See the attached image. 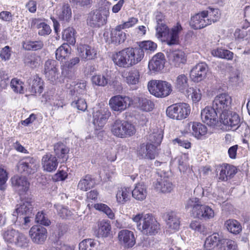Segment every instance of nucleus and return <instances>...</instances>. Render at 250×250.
Returning a JSON list of instances; mask_svg holds the SVG:
<instances>
[{
  "label": "nucleus",
  "mask_w": 250,
  "mask_h": 250,
  "mask_svg": "<svg viewBox=\"0 0 250 250\" xmlns=\"http://www.w3.org/2000/svg\"><path fill=\"white\" fill-rule=\"evenodd\" d=\"M33 203L32 198L29 197L21 199L13 213L12 221L16 225L21 226L23 229H26L29 226L30 218L33 215Z\"/></svg>",
  "instance_id": "obj_1"
},
{
  "label": "nucleus",
  "mask_w": 250,
  "mask_h": 250,
  "mask_svg": "<svg viewBox=\"0 0 250 250\" xmlns=\"http://www.w3.org/2000/svg\"><path fill=\"white\" fill-rule=\"evenodd\" d=\"M186 208L189 210L193 216L199 218L208 219L213 217L214 213L213 209L205 205H202L199 199L193 197L187 201Z\"/></svg>",
  "instance_id": "obj_2"
},
{
  "label": "nucleus",
  "mask_w": 250,
  "mask_h": 250,
  "mask_svg": "<svg viewBox=\"0 0 250 250\" xmlns=\"http://www.w3.org/2000/svg\"><path fill=\"white\" fill-rule=\"evenodd\" d=\"M135 126L131 123L120 119L115 120L111 127V131L115 136L125 138L129 137L135 133Z\"/></svg>",
  "instance_id": "obj_3"
},
{
  "label": "nucleus",
  "mask_w": 250,
  "mask_h": 250,
  "mask_svg": "<svg viewBox=\"0 0 250 250\" xmlns=\"http://www.w3.org/2000/svg\"><path fill=\"white\" fill-rule=\"evenodd\" d=\"M147 88L149 92L156 97H166L172 91L170 83L166 81L156 80L149 81Z\"/></svg>",
  "instance_id": "obj_4"
},
{
  "label": "nucleus",
  "mask_w": 250,
  "mask_h": 250,
  "mask_svg": "<svg viewBox=\"0 0 250 250\" xmlns=\"http://www.w3.org/2000/svg\"><path fill=\"white\" fill-rule=\"evenodd\" d=\"M109 11L106 8L101 7L88 14L87 24L92 27H100L106 23Z\"/></svg>",
  "instance_id": "obj_5"
},
{
  "label": "nucleus",
  "mask_w": 250,
  "mask_h": 250,
  "mask_svg": "<svg viewBox=\"0 0 250 250\" xmlns=\"http://www.w3.org/2000/svg\"><path fill=\"white\" fill-rule=\"evenodd\" d=\"M190 112V106L184 103L173 104L167 109V116L171 119L182 120L187 117Z\"/></svg>",
  "instance_id": "obj_6"
},
{
  "label": "nucleus",
  "mask_w": 250,
  "mask_h": 250,
  "mask_svg": "<svg viewBox=\"0 0 250 250\" xmlns=\"http://www.w3.org/2000/svg\"><path fill=\"white\" fill-rule=\"evenodd\" d=\"M232 99L231 97L227 93H222L217 95L214 98L212 106L218 113L223 114L230 112Z\"/></svg>",
  "instance_id": "obj_7"
},
{
  "label": "nucleus",
  "mask_w": 250,
  "mask_h": 250,
  "mask_svg": "<svg viewBox=\"0 0 250 250\" xmlns=\"http://www.w3.org/2000/svg\"><path fill=\"white\" fill-rule=\"evenodd\" d=\"M138 229L143 233L148 235H155L159 229V224L151 214L144 215L142 224H139Z\"/></svg>",
  "instance_id": "obj_8"
},
{
  "label": "nucleus",
  "mask_w": 250,
  "mask_h": 250,
  "mask_svg": "<svg viewBox=\"0 0 250 250\" xmlns=\"http://www.w3.org/2000/svg\"><path fill=\"white\" fill-rule=\"evenodd\" d=\"M220 122L225 126L226 130H235L240 125V118L235 112H228L220 115Z\"/></svg>",
  "instance_id": "obj_9"
},
{
  "label": "nucleus",
  "mask_w": 250,
  "mask_h": 250,
  "mask_svg": "<svg viewBox=\"0 0 250 250\" xmlns=\"http://www.w3.org/2000/svg\"><path fill=\"white\" fill-rule=\"evenodd\" d=\"M131 102V99L128 96L118 95L111 98L109 105L113 111L121 112L128 107Z\"/></svg>",
  "instance_id": "obj_10"
},
{
  "label": "nucleus",
  "mask_w": 250,
  "mask_h": 250,
  "mask_svg": "<svg viewBox=\"0 0 250 250\" xmlns=\"http://www.w3.org/2000/svg\"><path fill=\"white\" fill-rule=\"evenodd\" d=\"M167 56L169 63L175 67H180L187 62L185 53L179 49H169L167 51Z\"/></svg>",
  "instance_id": "obj_11"
},
{
  "label": "nucleus",
  "mask_w": 250,
  "mask_h": 250,
  "mask_svg": "<svg viewBox=\"0 0 250 250\" xmlns=\"http://www.w3.org/2000/svg\"><path fill=\"white\" fill-rule=\"evenodd\" d=\"M29 234L34 243L42 244L46 239L47 231L43 227L36 225L30 229Z\"/></svg>",
  "instance_id": "obj_12"
},
{
  "label": "nucleus",
  "mask_w": 250,
  "mask_h": 250,
  "mask_svg": "<svg viewBox=\"0 0 250 250\" xmlns=\"http://www.w3.org/2000/svg\"><path fill=\"white\" fill-rule=\"evenodd\" d=\"M217 114V111L212 106H207L201 111V119L208 125L214 126L218 122Z\"/></svg>",
  "instance_id": "obj_13"
},
{
  "label": "nucleus",
  "mask_w": 250,
  "mask_h": 250,
  "mask_svg": "<svg viewBox=\"0 0 250 250\" xmlns=\"http://www.w3.org/2000/svg\"><path fill=\"white\" fill-rule=\"evenodd\" d=\"M208 67L205 62H200L194 65L190 71V77L194 82H199L206 77Z\"/></svg>",
  "instance_id": "obj_14"
},
{
  "label": "nucleus",
  "mask_w": 250,
  "mask_h": 250,
  "mask_svg": "<svg viewBox=\"0 0 250 250\" xmlns=\"http://www.w3.org/2000/svg\"><path fill=\"white\" fill-rule=\"evenodd\" d=\"M38 167L36 161L33 158H27L19 162L17 165L18 170L20 173L30 174L35 173Z\"/></svg>",
  "instance_id": "obj_15"
},
{
  "label": "nucleus",
  "mask_w": 250,
  "mask_h": 250,
  "mask_svg": "<svg viewBox=\"0 0 250 250\" xmlns=\"http://www.w3.org/2000/svg\"><path fill=\"white\" fill-rule=\"evenodd\" d=\"M57 65V62L52 60H47L44 64V72L45 77L53 83H56L59 78Z\"/></svg>",
  "instance_id": "obj_16"
},
{
  "label": "nucleus",
  "mask_w": 250,
  "mask_h": 250,
  "mask_svg": "<svg viewBox=\"0 0 250 250\" xmlns=\"http://www.w3.org/2000/svg\"><path fill=\"white\" fill-rule=\"evenodd\" d=\"M114 63L119 67H129L131 66L128 48L119 51L113 56Z\"/></svg>",
  "instance_id": "obj_17"
},
{
  "label": "nucleus",
  "mask_w": 250,
  "mask_h": 250,
  "mask_svg": "<svg viewBox=\"0 0 250 250\" xmlns=\"http://www.w3.org/2000/svg\"><path fill=\"white\" fill-rule=\"evenodd\" d=\"M157 154L156 146L151 143L141 145L138 150V155L141 158L152 160Z\"/></svg>",
  "instance_id": "obj_18"
},
{
  "label": "nucleus",
  "mask_w": 250,
  "mask_h": 250,
  "mask_svg": "<svg viewBox=\"0 0 250 250\" xmlns=\"http://www.w3.org/2000/svg\"><path fill=\"white\" fill-rule=\"evenodd\" d=\"M180 219L179 215L176 212L171 211L167 213L166 216L167 230L170 233L178 230L180 225Z\"/></svg>",
  "instance_id": "obj_19"
},
{
  "label": "nucleus",
  "mask_w": 250,
  "mask_h": 250,
  "mask_svg": "<svg viewBox=\"0 0 250 250\" xmlns=\"http://www.w3.org/2000/svg\"><path fill=\"white\" fill-rule=\"evenodd\" d=\"M118 238L120 243L127 247H132L135 243L134 234L128 229H122L118 232Z\"/></svg>",
  "instance_id": "obj_20"
},
{
  "label": "nucleus",
  "mask_w": 250,
  "mask_h": 250,
  "mask_svg": "<svg viewBox=\"0 0 250 250\" xmlns=\"http://www.w3.org/2000/svg\"><path fill=\"white\" fill-rule=\"evenodd\" d=\"M153 186L157 191L163 193L170 192L173 188L172 183L166 177L158 178L153 183Z\"/></svg>",
  "instance_id": "obj_21"
},
{
  "label": "nucleus",
  "mask_w": 250,
  "mask_h": 250,
  "mask_svg": "<svg viewBox=\"0 0 250 250\" xmlns=\"http://www.w3.org/2000/svg\"><path fill=\"white\" fill-rule=\"evenodd\" d=\"M11 180L13 186L20 194L28 190L29 183L25 177L16 175L12 177Z\"/></svg>",
  "instance_id": "obj_22"
},
{
  "label": "nucleus",
  "mask_w": 250,
  "mask_h": 250,
  "mask_svg": "<svg viewBox=\"0 0 250 250\" xmlns=\"http://www.w3.org/2000/svg\"><path fill=\"white\" fill-rule=\"evenodd\" d=\"M189 25L194 30L202 29L209 25L203 14V11L191 17Z\"/></svg>",
  "instance_id": "obj_23"
},
{
  "label": "nucleus",
  "mask_w": 250,
  "mask_h": 250,
  "mask_svg": "<svg viewBox=\"0 0 250 250\" xmlns=\"http://www.w3.org/2000/svg\"><path fill=\"white\" fill-rule=\"evenodd\" d=\"M79 56L84 61L90 60L96 57L97 51L95 49L87 44H81L78 47Z\"/></svg>",
  "instance_id": "obj_24"
},
{
  "label": "nucleus",
  "mask_w": 250,
  "mask_h": 250,
  "mask_svg": "<svg viewBox=\"0 0 250 250\" xmlns=\"http://www.w3.org/2000/svg\"><path fill=\"white\" fill-rule=\"evenodd\" d=\"M93 114L94 124L101 127L105 124L111 113L107 108H104L94 112Z\"/></svg>",
  "instance_id": "obj_25"
},
{
  "label": "nucleus",
  "mask_w": 250,
  "mask_h": 250,
  "mask_svg": "<svg viewBox=\"0 0 250 250\" xmlns=\"http://www.w3.org/2000/svg\"><path fill=\"white\" fill-rule=\"evenodd\" d=\"M223 239L218 233H213L206 238L204 247L207 250H212L216 247L220 250Z\"/></svg>",
  "instance_id": "obj_26"
},
{
  "label": "nucleus",
  "mask_w": 250,
  "mask_h": 250,
  "mask_svg": "<svg viewBox=\"0 0 250 250\" xmlns=\"http://www.w3.org/2000/svg\"><path fill=\"white\" fill-rule=\"evenodd\" d=\"M164 55L162 53H158L149 61L148 68L151 71L158 72L164 68Z\"/></svg>",
  "instance_id": "obj_27"
},
{
  "label": "nucleus",
  "mask_w": 250,
  "mask_h": 250,
  "mask_svg": "<svg viewBox=\"0 0 250 250\" xmlns=\"http://www.w3.org/2000/svg\"><path fill=\"white\" fill-rule=\"evenodd\" d=\"M42 161L44 170L50 172L57 169L58 162L56 157L53 155L48 153L44 155Z\"/></svg>",
  "instance_id": "obj_28"
},
{
  "label": "nucleus",
  "mask_w": 250,
  "mask_h": 250,
  "mask_svg": "<svg viewBox=\"0 0 250 250\" xmlns=\"http://www.w3.org/2000/svg\"><path fill=\"white\" fill-rule=\"evenodd\" d=\"M182 30L181 25L177 22L176 25L174 26L171 31H169L168 35L164 38L168 45H171L178 43L179 33Z\"/></svg>",
  "instance_id": "obj_29"
},
{
  "label": "nucleus",
  "mask_w": 250,
  "mask_h": 250,
  "mask_svg": "<svg viewBox=\"0 0 250 250\" xmlns=\"http://www.w3.org/2000/svg\"><path fill=\"white\" fill-rule=\"evenodd\" d=\"M54 151L56 156L61 163L67 160L69 149L64 144L61 142L55 144L54 146Z\"/></svg>",
  "instance_id": "obj_30"
},
{
  "label": "nucleus",
  "mask_w": 250,
  "mask_h": 250,
  "mask_svg": "<svg viewBox=\"0 0 250 250\" xmlns=\"http://www.w3.org/2000/svg\"><path fill=\"white\" fill-rule=\"evenodd\" d=\"M119 25L116 26L110 32L111 42L115 45L123 43L126 39V34L122 31L123 29Z\"/></svg>",
  "instance_id": "obj_31"
},
{
  "label": "nucleus",
  "mask_w": 250,
  "mask_h": 250,
  "mask_svg": "<svg viewBox=\"0 0 250 250\" xmlns=\"http://www.w3.org/2000/svg\"><path fill=\"white\" fill-rule=\"evenodd\" d=\"M236 172L237 169L235 167L227 164L221 167L219 179L222 181H226L232 178Z\"/></svg>",
  "instance_id": "obj_32"
},
{
  "label": "nucleus",
  "mask_w": 250,
  "mask_h": 250,
  "mask_svg": "<svg viewBox=\"0 0 250 250\" xmlns=\"http://www.w3.org/2000/svg\"><path fill=\"white\" fill-rule=\"evenodd\" d=\"M131 66L140 62L144 57V52L140 47L128 48Z\"/></svg>",
  "instance_id": "obj_33"
},
{
  "label": "nucleus",
  "mask_w": 250,
  "mask_h": 250,
  "mask_svg": "<svg viewBox=\"0 0 250 250\" xmlns=\"http://www.w3.org/2000/svg\"><path fill=\"white\" fill-rule=\"evenodd\" d=\"M133 197L139 201H143L147 195V188L143 183L136 184L134 189L131 191Z\"/></svg>",
  "instance_id": "obj_34"
},
{
  "label": "nucleus",
  "mask_w": 250,
  "mask_h": 250,
  "mask_svg": "<svg viewBox=\"0 0 250 250\" xmlns=\"http://www.w3.org/2000/svg\"><path fill=\"white\" fill-rule=\"evenodd\" d=\"M123 77L125 78V81L128 84H136L139 82L140 78V72L137 69H132L128 72L124 73Z\"/></svg>",
  "instance_id": "obj_35"
},
{
  "label": "nucleus",
  "mask_w": 250,
  "mask_h": 250,
  "mask_svg": "<svg viewBox=\"0 0 250 250\" xmlns=\"http://www.w3.org/2000/svg\"><path fill=\"white\" fill-rule=\"evenodd\" d=\"M131 190L128 188H119L116 193V201L120 204H124L129 200Z\"/></svg>",
  "instance_id": "obj_36"
},
{
  "label": "nucleus",
  "mask_w": 250,
  "mask_h": 250,
  "mask_svg": "<svg viewBox=\"0 0 250 250\" xmlns=\"http://www.w3.org/2000/svg\"><path fill=\"white\" fill-rule=\"evenodd\" d=\"M190 127L191 126L192 133L197 138L199 139L207 132V127L200 123L193 122L188 124Z\"/></svg>",
  "instance_id": "obj_37"
},
{
  "label": "nucleus",
  "mask_w": 250,
  "mask_h": 250,
  "mask_svg": "<svg viewBox=\"0 0 250 250\" xmlns=\"http://www.w3.org/2000/svg\"><path fill=\"white\" fill-rule=\"evenodd\" d=\"M174 86L177 90L183 93L188 88V79L185 74L178 75L174 82Z\"/></svg>",
  "instance_id": "obj_38"
},
{
  "label": "nucleus",
  "mask_w": 250,
  "mask_h": 250,
  "mask_svg": "<svg viewBox=\"0 0 250 250\" xmlns=\"http://www.w3.org/2000/svg\"><path fill=\"white\" fill-rule=\"evenodd\" d=\"M95 182L91 175H86L82 178L78 184V188L83 191H87L94 187Z\"/></svg>",
  "instance_id": "obj_39"
},
{
  "label": "nucleus",
  "mask_w": 250,
  "mask_h": 250,
  "mask_svg": "<svg viewBox=\"0 0 250 250\" xmlns=\"http://www.w3.org/2000/svg\"><path fill=\"white\" fill-rule=\"evenodd\" d=\"M98 226V234L100 236L106 238L110 236L111 232L110 221L107 220H103L99 223Z\"/></svg>",
  "instance_id": "obj_40"
},
{
  "label": "nucleus",
  "mask_w": 250,
  "mask_h": 250,
  "mask_svg": "<svg viewBox=\"0 0 250 250\" xmlns=\"http://www.w3.org/2000/svg\"><path fill=\"white\" fill-rule=\"evenodd\" d=\"M41 59V57L34 54H28L24 58V62L25 65L32 68H34L40 65Z\"/></svg>",
  "instance_id": "obj_41"
},
{
  "label": "nucleus",
  "mask_w": 250,
  "mask_h": 250,
  "mask_svg": "<svg viewBox=\"0 0 250 250\" xmlns=\"http://www.w3.org/2000/svg\"><path fill=\"white\" fill-rule=\"evenodd\" d=\"M71 48L68 43H63L56 51V57L58 60H62L69 57Z\"/></svg>",
  "instance_id": "obj_42"
},
{
  "label": "nucleus",
  "mask_w": 250,
  "mask_h": 250,
  "mask_svg": "<svg viewBox=\"0 0 250 250\" xmlns=\"http://www.w3.org/2000/svg\"><path fill=\"white\" fill-rule=\"evenodd\" d=\"M137 106L143 111L149 112L154 108V104L148 99L140 97L138 98Z\"/></svg>",
  "instance_id": "obj_43"
},
{
  "label": "nucleus",
  "mask_w": 250,
  "mask_h": 250,
  "mask_svg": "<svg viewBox=\"0 0 250 250\" xmlns=\"http://www.w3.org/2000/svg\"><path fill=\"white\" fill-rule=\"evenodd\" d=\"M76 31L72 27H68L62 32V39L65 40L70 45H74L76 42Z\"/></svg>",
  "instance_id": "obj_44"
},
{
  "label": "nucleus",
  "mask_w": 250,
  "mask_h": 250,
  "mask_svg": "<svg viewBox=\"0 0 250 250\" xmlns=\"http://www.w3.org/2000/svg\"><path fill=\"white\" fill-rule=\"evenodd\" d=\"M211 54L214 56L228 60H232L233 58V53L229 50L217 48L213 49L211 52Z\"/></svg>",
  "instance_id": "obj_45"
},
{
  "label": "nucleus",
  "mask_w": 250,
  "mask_h": 250,
  "mask_svg": "<svg viewBox=\"0 0 250 250\" xmlns=\"http://www.w3.org/2000/svg\"><path fill=\"white\" fill-rule=\"evenodd\" d=\"M208 25L217 21L219 18L218 10L217 9L209 8L208 10L203 11Z\"/></svg>",
  "instance_id": "obj_46"
},
{
  "label": "nucleus",
  "mask_w": 250,
  "mask_h": 250,
  "mask_svg": "<svg viewBox=\"0 0 250 250\" xmlns=\"http://www.w3.org/2000/svg\"><path fill=\"white\" fill-rule=\"evenodd\" d=\"M225 225L227 229L233 234L240 233L242 229L240 224L235 220H228L226 221Z\"/></svg>",
  "instance_id": "obj_47"
},
{
  "label": "nucleus",
  "mask_w": 250,
  "mask_h": 250,
  "mask_svg": "<svg viewBox=\"0 0 250 250\" xmlns=\"http://www.w3.org/2000/svg\"><path fill=\"white\" fill-rule=\"evenodd\" d=\"M29 242L25 235L18 231L13 243L18 247L25 248L28 247Z\"/></svg>",
  "instance_id": "obj_48"
},
{
  "label": "nucleus",
  "mask_w": 250,
  "mask_h": 250,
  "mask_svg": "<svg viewBox=\"0 0 250 250\" xmlns=\"http://www.w3.org/2000/svg\"><path fill=\"white\" fill-rule=\"evenodd\" d=\"M43 43L41 41H27L22 44L23 48L27 50H37L43 47Z\"/></svg>",
  "instance_id": "obj_49"
},
{
  "label": "nucleus",
  "mask_w": 250,
  "mask_h": 250,
  "mask_svg": "<svg viewBox=\"0 0 250 250\" xmlns=\"http://www.w3.org/2000/svg\"><path fill=\"white\" fill-rule=\"evenodd\" d=\"M220 250H238V245L234 240L223 238Z\"/></svg>",
  "instance_id": "obj_50"
},
{
  "label": "nucleus",
  "mask_w": 250,
  "mask_h": 250,
  "mask_svg": "<svg viewBox=\"0 0 250 250\" xmlns=\"http://www.w3.org/2000/svg\"><path fill=\"white\" fill-rule=\"evenodd\" d=\"M58 215L62 218L65 219L71 217L73 213L69 208L62 205H55Z\"/></svg>",
  "instance_id": "obj_51"
},
{
  "label": "nucleus",
  "mask_w": 250,
  "mask_h": 250,
  "mask_svg": "<svg viewBox=\"0 0 250 250\" xmlns=\"http://www.w3.org/2000/svg\"><path fill=\"white\" fill-rule=\"evenodd\" d=\"M58 16L61 20L68 21L72 17V12L70 6L67 4L63 5L62 10L58 13Z\"/></svg>",
  "instance_id": "obj_52"
},
{
  "label": "nucleus",
  "mask_w": 250,
  "mask_h": 250,
  "mask_svg": "<svg viewBox=\"0 0 250 250\" xmlns=\"http://www.w3.org/2000/svg\"><path fill=\"white\" fill-rule=\"evenodd\" d=\"M71 105L73 107L76 108L78 110L82 111H85L87 108V105L85 100L81 97L77 96L72 102Z\"/></svg>",
  "instance_id": "obj_53"
},
{
  "label": "nucleus",
  "mask_w": 250,
  "mask_h": 250,
  "mask_svg": "<svg viewBox=\"0 0 250 250\" xmlns=\"http://www.w3.org/2000/svg\"><path fill=\"white\" fill-rule=\"evenodd\" d=\"M186 92L188 96H190L191 99L194 103H197L201 99V91L198 88L189 87L186 90Z\"/></svg>",
  "instance_id": "obj_54"
},
{
  "label": "nucleus",
  "mask_w": 250,
  "mask_h": 250,
  "mask_svg": "<svg viewBox=\"0 0 250 250\" xmlns=\"http://www.w3.org/2000/svg\"><path fill=\"white\" fill-rule=\"evenodd\" d=\"M94 208L96 209L104 212L108 217L111 219L115 218V214L111 208L106 205L102 203H98L94 205Z\"/></svg>",
  "instance_id": "obj_55"
},
{
  "label": "nucleus",
  "mask_w": 250,
  "mask_h": 250,
  "mask_svg": "<svg viewBox=\"0 0 250 250\" xmlns=\"http://www.w3.org/2000/svg\"><path fill=\"white\" fill-rule=\"evenodd\" d=\"M13 90L16 93H24V83L17 78L13 79L10 83Z\"/></svg>",
  "instance_id": "obj_56"
},
{
  "label": "nucleus",
  "mask_w": 250,
  "mask_h": 250,
  "mask_svg": "<svg viewBox=\"0 0 250 250\" xmlns=\"http://www.w3.org/2000/svg\"><path fill=\"white\" fill-rule=\"evenodd\" d=\"M96 245V242L93 239H84L79 244V250H94Z\"/></svg>",
  "instance_id": "obj_57"
},
{
  "label": "nucleus",
  "mask_w": 250,
  "mask_h": 250,
  "mask_svg": "<svg viewBox=\"0 0 250 250\" xmlns=\"http://www.w3.org/2000/svg\"><path fill=\"white\" fill-rule=\"evenodd\" d=\"M156 30V36L159 39L166 37V36L168 35V32L169 31L165 23H162V24H157Z\"/></svg>",
  "instance_id": "obj_58"
},
{
  "label": "nucleus",
  "mask_w": 250,
  "mask_h": 250,
  "mask_svg": "<svg viewBox=\"0 0 250 250\" xmlns=\"http://www.w3.org/2000/svg\"><path fill=\"white\" fill-rule=\"evenodd\" d=\"M91 80L93 83L97 85L104 86L107 84L109 79L107 76L104 75H96L92 77Z\"/></svg>",
  "instance_id": "obj_59"
},
{
  "label": "nucleus",
  "mask_w": 250,
  "mask_h": 250,
  "mask_svg": "<svg viewBox=\"0 0 250 250\" xmlns=\"http://www.w3.org/2000/svg\"><path fill=\"white\" fill-rule=\"evenodd\" d=\"M18 231L14 229L4 230L2 233L3 239L9 243H14Z\"/></svg>",
  "instance_id": "obj_60"
},
{
  "label": "nucleus",
  "mask_w": 250,
  "mask_h": 250,
  "mask_svg": "<svg viewBox=\"0 0 250 250\" xmlns=\"http://www.w3.org/2000/svg\"><path fill=\"white\" fill-rule=\"evenodd\" d=\"M42 82L41 79L36 77L32 82L31 92L34 93H41L42 91Z\"/></svg>",
  "instance_id": "obj_61"
},
{
  "label": "nucleus",
  "mask_w": 250,
  "mask_h": 250,
  "mask_svg": "<svg viewBox=\"0 0 250 250\" xmlns=\"http://www.w3.org/2000/svg\"><path fill=\"white\" fill-rule=\"evenodd\" d=\"M163 137V135L161 132H157L149 134L147 139L149 141V143L159 145L162 142Z\"/></svg>",
  "instance_id": "obj_62"
},
{
  "label": "nucleus",
  "mask_w": 250,
  "mask_h": 250,
  "mask_svg": "<svg viewBox=\"0 0 250 250\" xmlns=\"http://www.w3.org/2000/svg\"><path fill=\"white\" fill-rule=\"evenodd\" d=\"M157 44L150 41H144L140 43L138 47L142 51H154L157 48Z\"/></svg>",
  "instance_id": "obj_63"
},
{
  "label": "nucleus",
  "mask_w": 250,
  "mask_h": 250,
  "mask_svg": "<svg viewBox=\"0 0 250 250\" xmlns=\"http://www.w3.org/2000/svg\"><path fill=\"white\" fill-rule=\"evenodd\" d=\"M35 221L39 224L45 226L50 225V221L47 218L42 212H38L36 215Z\"/></svg>",
  "instance_id": "obj_64"
}]
</instances>
